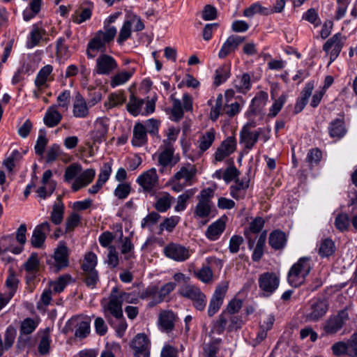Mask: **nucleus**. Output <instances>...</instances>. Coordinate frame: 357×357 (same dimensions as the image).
Returning <instances> with one entry per match:
<instances>
[{
	"mask_svg": "<svg viewBox=\"0 0 357 357\" xmlns=\"http://www.w3.org/2000/svg\"><path fill=\"white\" fill-rule=\"evenodd\" d=\"M112 15L109 16L104 26V31H97L93 37L89 40L86 47V55L88 58L93 59L98 51L105 52V45L112 41Z\"/></svg>",
	"mask_w": 357,
	"mask_h": 357,
	"instance_id": "nucleus-1",
	"label": "nucleus"
},
{
	"mask_svg": "<svg viewBox=\"0 0 357 357\" xmlns=\"http://www.w3.org/2000/svg\"><path fill=\"white\" fill-rule=\"evenodd\" d=\"M311 266L309 257H302L290 269L288 274V281L293 287L301 285L305 278L310 273Z\"/></svg>",
	"mask_w": 357,
	"mask_h": 357,
	"instance_id": "nucleus-2",
	"label": "nucleus"
},
{
	"mask_svg": "<svg viewBox=\"0 0 357 357\" xmlns=\"http://www.w3.org/2000/svg\"><path fill=\"white\" fill-rule=\"evenodd\" d=\"M179 294L182 296L190 299L197 310L202 311L205 308L206 296L197 287L186 284L180 289Z\"/></svg>",
	"mask_w": 357,
	"mask_h": 357,
	"instance_id": "nucleus-3",
	"label": "nucleus"
},
{
	"mask_svg": "<svg viewBox=\"0 0 357 357\" xmlns=\"http://www.w3.org/2000/svg\"><path fill=\"white\" fill-rule=\"evenodd\" d=\"M259 287L264 296H271L278 287L279 278L273 273H264L259 278Z\"/></svg>",
	"mask_w": 357,
	"mask_h": 357,
	"instance_id": "nucleus-4",
	"label": "nucleus"
},
{
	"mask_svg": "<svg viewBox=\"0 0 357 357\" xmlns=\"http://www.w3.org/2000/svg\"><path fill=\"white\" fill-rule=\"evenodd\" d=\"M344 38L342 36L341 33H337L324 43L323 50L326 52V54H328L329 50L332 49L330 53L329 64L335 61V59L339 56L344 46Z\"/></svg>",
	"mask_w": 357,
	"mask_h": 357,
	"instance_id": "nucleus-5",
	"label": "nucleus"
},
{
	"mask_svg": "<svg viewBox=\"0 0 357 357\" xmlns=\"http://www.w3.org/2000/svg\"><path fill=\"white\" fill-rule=\"evenodd\" d=\"M51 231V225L49 222H44L37 225L31 238V244L36 248H42L47 234Z\"/></svg>",
	"mask_w": 357,
	"mask_h": 357,
	"instance_id": "nucleus-6",
	"label": "nucleus"
},
{
	"mask_svg": "<svg viewBox=\"0 0 357 357\" xmlns=\"http://www.w3.org/2000/svg\"><path fill=\"white\" fill-rule=\"evenodd\" d=\"M227 288V284H223L216 287L208 309V315L209 317H213L220 308Z\"/></svg>",
	"mask_w": 357,
	"mask_h": 357,
	"instance_id": "nucleus-7",
	"label": "nucleus"
},
{
	"mask_svg": "<svg viewBox=\"0 0 357 357\" xmlns=\"http://www.w3.org/2000/svg\"><path fill=\"white\" fill-rule=\"evenodd\" d=\"M245 39V37L237 35H231L229 36L223 43L218 53V57L220 59H224L234 52L238 45L241 44Z\"/></svg>",
	"mask_w": 357,
	"mask_h": 357,
	"instance_id": "nucleus-8",
	"label": "nucleus"
},
{
	"mask_svg": "<svg viewBox=\"0 0 357 357\" xmlns=\"http://www.w3.org/2000/svg\"><path fill=\"white\" fill-rule=\"evenodd\" d=\"M110 126L108 118H99L95 123V129L91 132V138L94 142L100 143L106 139V135Z\"/></svg>",
	"mask_w": 357,
	"mask_h": 357,
	"instance_id": "nucleus-9",
	"label": "nucleus"
},
{
	"mask_svg": "<svg viewBox=\"0 0 357 357\" xmlns=\"http://www.w3.org/2000/svg\"><path fill=\"white\" fill-rule=\"evenodd\" d=\"M165 255L176 261H183L190 257L188 250L178 244L170 243L164 249Z\"/></svg>",
	"mask_w": 357,
	"mask_h": 357,
	"instance_id": "nucleus-10",
	"label": "nucleus"
},
{
	"mask_svg": "<svg viewBox=\"0 0 357 357\" xmlns=\"http://www.w3.org/2000/svg\"><path fill=\"white\" fill-rule=\"evenodd\" d=\"M236 139L234 137H229L224 140L215 153V160L222 161L232 153L236 149Z\"/></svg>",
	"mask_w": 357,
	"mask_h": 357,
	"instance_id": "nucleus-11",
	"label": "nucleus"
},
{
	"mask_svg": "<svg viewBox=\"0 0 357 357\" xmlns=\"http://www.w3.org/2000/svg\"><path fill=\"white\" fill-rule=\"evenodd\" d=\"M328 303L326 300H317L311 305V312L306 315V319L317 321L322 318L328 311Z\"/></svg>",
	"mask_w": 357,
	"mask_h": 357,
	"instance_id": "nucleus-12",
	"label": "nucleus"
},
{
	"mask_svg": "<svg viewBox=\"0 0 357 357\" xmlns=\"http://www.w3.org/2000/svg\"><path fill=\"white\" fill-rule=\"evenodd\" d=\"M157 181L158 176L154 168L146 171L137 178V183L147 192H150L155 186Z\"/></svg>",
	"mask_w": 357,
	"mask_h": 357,
	"instance_id": "nucleus-13",
	"label": "nucleus"
},
{
	"mask_svg": "<svg viewBox=\"0 0 357 357\" xmlns=\"http://www.w3.org/2000/svg\"><path fill=\"white\" fill-rule=\"evenodd\" d=\"M94 72L102 75H109L112 73V56L101 54L96 59Z\"/></svg>",
	"mask_w": 357,
	"mask_h": 357,
	"instance_id": "nucleus-14",
	"label": "nucleus"
},
{
	"mask_svg": "<svg viewBox=\"0 0 357 357\" xmlns=\"http://www.w3.org/2000/svg\"><path fill=\"white\" fill-rule=\"evenodd\" d=\"M95 174V171L93 169H88L84 171L73 182L72 185L73 191L76 192L89 185L93 181Z\"/></svg>",
	"mask_w": 357,
	"mask_h": 357,
	"instance_id": "nucleus-15",
	"label": "nucleus"
},
{
	"mask_svg": "<svg viewBox=\"0 0 357 357\" xmlns=\"http://www.w3.org/2000/svg\"><path fill=\"white\" fill-rule=\"evenodd\" d=\"M197 169L193 165H188V167H182L172 178V182H178L184 179L186 183L190 184L192 179L195 176Z\"/></svg>",
	"mask_w": 357,
	"mask_h": 357,
	"instance_id": "nucleus-16",
	"label": "nucleus"
},
{
	"mask_svg": "<svg viewBox=\"0 0 357 357\" xmlns=\"http://www.w3.org/2000/svg\"><path fill=\"white\" fill-rule=\"evenodd\" d=\"M89 114V107L85 100L79 93H77L73 104V115L77 118H86Z\"/></svg>",
	"mask_w": 357,
	"mask_h": 357,
	"instance_id": "nucleus-17",
	"label": "nucleus"
},
{
	"mask_svg": "<svg viewBox=\"0 0 357 357\" xmlns=\"http://www.w3.org/2000/svg\"><path fill=\"white\" fill-rule=\"evenodd\" d=\"M252 127H255V124L248 123L243 126L240 133V141L245 144V147L247 149H251L258 141L255 139L254 141L252 132L250 130Z\"/></svg>",
	"mask_w": 357,
	"mask_h": 357,
	"instance_id": "nucleus-18",
	"label": "nucleus"
},
{
	"mask_svg": "<svg viewBox=\"0 0 357 357\" xmlns=\"http://www.w3.org/2000/svg\"><path fill=\"white\" fill-rule=\"evenodd\" d=\"M56 106L53 105L50 107L43 119L45 124L50 128L54 127L57 126L60 121H61L62 116L61 114L57 111Z\"/></svg>",
	"mask_w": 357,
	"mask_h": 357,
	"instance_id": "nucleus-19",
	"label": "nucleus"
},
{
	"mask_svg": "<svg viewBox=\"0 0 357 357\" xmlns=\"http://www.w3.org/2000/svg\"><path fill=\"white\" fill-rule=\"evenodd\" d=\"M52 70L53 67L51 65H46L39 70L34 82L38 91L47 86V82Z\"/></svg>",
	"mask_w": 357,
	"mask_h": 357,
	"instance_id": "nucleus-20",
	"label": "nucleus"
},
{
	"mask_svg": "<svg viewBox=\"0 0 357 357\" xmlns=\"http://www.w3.org/2000/svg\"><path fill=\"white\" fill-rule=\"evenodd\" d=\"M225 228V222L222 219H219L211 224L206 231V236L211 241H215L219 238Z\"/></svg>",
	"mask_w": 357,
	"mask_h": 357,
	"instance_id": "nucleus-21",
	"label": "nucleus"
},
{
	"mask_svg": "<svg viewBox=\"0 0 357 357\" xmlns=\"http://www.w3.org/2000/svg\"><path fill=\"white\" fill-rule=\"evenodd\" d=\"M54 259L57 271L68 266V249L65 245L59 247L54 252Z\"/></svg>",
	"mask_w": 357,
	"mask_h": 357,
	"instance_id": "nucleus-22",
	"label": "nucleus"
},
{
	"mask_svg": "<svg viewBox=\"0 0 357 357\" xmlns=\"http://www.w3.org/2000/svg\"><path fill=\"white\" fill-rule=\"evenodd\" d=\"M328 131L331 137H342L346 133V128L343 119H336L331 121L328 126Z\"/></svg>",
	"mask_w": 357,
	"mask_h": 357,
	"instance_id": "nucleus-23",
	"label": "nucleus"
},
{
	"mask_svg": "<svg viewBox=\"0 0 357 357\" xmlns=\"http://www.w3.org/2000/svg\"><path fill=\"white\" fill-rule=\"evenodd\" d=\"M146 127L141 123L135 124L133 130V139L132 143L134 146H139L146 142Z\"/></svg>",
	"mask_w": 357,
	"mask_h": 357,
	"instance_id": "nucleus-24",
	"label": "nucleus"
},
{
	"mask_svg": "<svg viewBox=\"0 0 357 357\" xmlns=\"http://www.w3.org/2000/svg\"><path fill=\"white\" fill-rule=\"evenodd\" d=\"M343 324L342 317L337 315L331 317L325 324L324 328L326 333L334 334L342 328Z\"/></svg>",
	"mask_w": 357,
	"mask_h": 357,
	"instance_id": "nucleus-25",
	"label": "nucleus"
},
{
	"mask_svg": "<svg viewBox=\"0 0 357 357\" xmlns=\"http://www.w3.org/2000/svg\"><path fill=\"white\" fill-rule=\"evenodd\" d=\"M286 241L284 233L280 231H275L272 232L269 236V245L275 250L282 248Z\"/></svg>",
	"mask_w": 357,
	"mask_h": 357,
	"instance_id": "nucleus-26",
	"label": "nucleus"
},
{
	"mask_svg": "<svg viewBox=\"0 0 357 357\" xmlns=\"http://www.w3.org/2000/svg\"><path fill=\"white\" fill-rule=\"evenodd\" d=\"M174 314L170 311H164L160 313L159 322L161 327L166 331H172L174 326Z\"/></svg>",
	"mask_w": 357,
	"mask_h": 357,
	"instance_id": "nucleus-27",
	"label": "nucleus"
},
{
	"mask_svg": "<svg viewBox=\"0 0 357 357\" xmlns=\"http://www.w3.org/2000/svg\"><path fill=\"white\" fill-rule=\"evenodd\" d=\"M144 104L143 99L135 97L133 94L130 96L128 103L127 104L128 111L133 116H136L140 114L142 107Z\"/></svg>",
	"mask_w": 357,
	"mask_h": 357,
	"instance_id": "nucleus-28",
	"label": "nucleus"
},
{
	"mask_svg": "<svg viewBox=\"0 0 357 357\" xmlns=\"http://www.w3.org/2000/svg\"><path fill=\"white\" fill-rule=\"evenodd\" d=\"M256 13L268 15L272 13V10L270 8L261 6L259 3H254L243 11V15L248 17H252Z\"/></svg>",
	"mask_w": 357,
	"mask_h": 357,
	"instance_id": "nucleus-29",
	"label": "nucleus"
},
{
	"mask_svg": "<svg viewBox=\"0 0 357 357\" xmlns=\"http://www.w3.org/2000/svg\"><path fill=\"white\" fill-rule=\"evenodd\" d=\"M149 340L144 333L137 334L132 341L131 347L135 350L149 349Z\"/></svg>",
	"mask_w": 357,
	"mask_h": 357,
	"instance_id": "nucleus-30",
	"label": "nucleus"
},
{
	"mask_svg": "<svg viewBox=\"0 0 357 357\" xmlns=\"http://www.w3.org/2000/svg\"><path fill=\"white\" fill-rule=\"evenodd\" d=\"M126 292H121L119 296H113V317L117 319L123 317V310L121 307L123 301V296H128Z\"/></svg>",
	"mask_w": 357,
	"mask_h": 357,
	"instance_id": "nucleus-31",
	"label": "nucleus"
},
{
	"mask_svg": "<svg viewBox=\"0 0 357 357\" xmlns=\"http://www.w3.org/2000/svg\"><path fill=\"white\" fill-rule=\"evenodd\" d=\"M267 98V93L264 91H259L252 100V103L250 107V112L256 113L257 110L265 105Z\"/></svg>",
	"mask_w": 357,
	"mask_h": 357,
	"instance_id": "nucleus-32",
	"label": "nucleus"
},
{
	"mask_svg": "<svg viewBox=\"0 0 357 357\" xmlns=\"http://www.w3.org/2000/svg\"><path fill=\"white\" fill-rule=\"evenodd\" d=\"M335 252L334 242L330 238L324 239L319 248V255L321 257H327L332 255Z\"/></svg>",
	"mask_w": 357,
	"mask_h": 357,
	"instance_id": "nucleus-33",
	"label": "nucleus"
},
{
	"mask_svg": "<svg viewBox=\"0 0 357 357\" xmlns=\"http://www.w3.org/2000/svg\"><path fill=\"white\" fill-rule=\"evenodd\" d=\"M99 242L100 245L108 249L107 261L108 264H112V233L105 231L102 233L99 237Z\"/></svg>",
	"mask_w": 357,
	"mask_h": 357,
	"instance_id": "nucleus-34",
	"label": "nucleus"
},
{
	"mask_svg": "<svg viewBox=\"0 0 357 357\" xmlns=\"http://www.w3.org/2000/svg\"><path fill=\"white\" fill-rule=\"evenodd\" d=\"M70 279L68 275L60 276L57 280L50 283V289L54 293H60L65 289L68 281Z\"/></svg>",
	"mask_w": 357,
	"mask_h": 357,
	"instance_id": "nucleus-35",
	"label": "nucleus"
},
{
	"mask_svg": "<svg viewBox=\"0 0 357 357\" xmlns=\"http://www.w3.org/2000/svg\"><path fill=\"white\" fill-rule=\"evenodd\" d=\"M236 185L231 186L230 194L234 199H239L243 195V190L248 188V181L243 182L239 181L238 179H236Z\"/></svg>",
	"mask_w": 357,
	"mask_h": 357,
	"instance_id": "nucleus-36",
	"label": "nucleus"
},
{
	"mask_svg": "<svg viewBox=\"0 0 357 357\" xmlns=\"http://www.w3.org/2000/svg\"><path fill=\"white\" fill-rule=\"evenodd\" d=\"M234 82L236 89L244 93L250 88V76L248 73H243L241 77H237Z\"/></svg>",
	"mask_w": 357,
	"mask_h": 357,
	"instance_id": "nucleus-37",
	"label": "nucleus"
},
{
	"mask_svg": "<svg viewBox=\"0 0 357 357\" xmlns=\"http://www.w3.org/2000/svg\"><path fill=\"white\" fill-rule=\"evenodd\" d=\"M97 264L96 255L93 252H89L85 255L82 265L83 272L96 271L95 267Z\"/></svg>",
	"mask_w": 357,
	"mask_h": 357,
	"instance_id": "nucleus-38",
	"label": "nucleus"
},
{
	"mask_svg": "<svg viewBox=\"0 0 357 357\" xmlns=\"http://www.w3.org/2000/svg\"><path fill=\"white\" fill-rule=\"evenodd\" d=\"M215 139V131L211 129L204 135L200 140L199 149L202 151H206L213 144Z\"/></svg>",
	"mask_w": 357,
	"mask_h": 357,
	"instance_id": "nucleus-39",
	"label": "nucleus"
},
{
	"mask_svg": "<svg viewBox=\"0 0 357 357\" xmlns=\"http://www.w3.org/2000/svg\"><path fill=\"white\" fill-rule=\"evenodd\" d=\"M64 208L63 204H56L51 213V221L56 225H59L63 218Z\"/></svg>",
	"mask_w": 357,
	"mask_h": 357,
	"instance_id": "nucleus-40",
	"label": "nucleus"
},
{
	"mask_svg": "<svg viewBox=\"0 0 357 357\" xmlns=\"http://www.w3.org/2000/svg\"><path fill=\"white\" fill-rule=\"evenodd\" d=\"M122 238H123L122 230L121 229H117L116 231H115V235L114 236L113 235V239L118 238L119 240H121V252L123 254H126L132 250L133 245L128 237H126L124 239H123Z\"/></svg>",
	"mask_w": 357,
	"mask_h": 357,
	"instance_id": "nucleus-41",
	"label": "nucleus"
},
{
	"mask_svg": "<svg viewBox=\"0 0 357 357\" xmlns=\"http://www.w3.org/2000/svg\"><path fill=\"white\" fill-rule=\"evenodd\" d=\"M16 334V329L13 326H10L7 328L4 334V342L3 344L6 351L12 347L15 342Z\"/></svg>",
	"mask_w": 357,
	"mask_h": 357,
	"instance_id": "nucleus-42",
	"label": "nucleus"
},
{
	"mask_svg": "<svg viewBox=\"0 0 357 357\" xmlns=\"http://www.w3.org/2000/svg\"><path fill=\"white\" fill-rule=\"evenodd\" d=\"M211 211V204L198 202V204L195 208L194 214L199 218H206L210 215Z\"/></svg>",
	"mask_w": 357,
	"mask_h": 357,
	"instance_id": "nucleus-43",
	"label": "nucleus"
},
{
	"mask_svg": "<svg viewBox=\"0 0 357 357\" xmlns=\"http://www.w3.org/2000/svg\"><path fill=\"white\" fill-rule=\"evenodd\" d=\"M230 68L229 66L223 65L215 71V84L219 86L229 76Z\"/></svg>",
	"mask_w": 357,
	"mask_h": 357,
	"instance_id": "nucleus-44",
	"label": "nucleus"
},
{
	"mask_svg": "<svg viewBox=\"0 0 357 357\" xmlns=\"http://www.w3.org/2000/svg\"><path fill=\"white\" fill-rule=\"evenodd\" d=\"M132 22L130 20H126L123 23L122 28L120 30L117 43L122 45L124 41L129 38L131 36Z\"/></svg>",
	"mask_w": 357,
	"mask_h": 357,
	"instance_id": "nucleus-45",
	"label": "nucleus"
},
{
	"mask_svg": "<svg viewBox=\"0 0 357 357\" xmlns=\"http://www.w3.org/2000/svg\"><path fill=\"white\" fill-rule=\"evenodd\" d=\"M195 189H190L186 190L183 194L181 195L178 197L177 204L175 206V210L176 211H181L184 210L185 208V203L187 200L195 195Z\"/></svg>",
	"mask_w": 357,
	"mask_h": 357,
	"instance_id": "nucleus-46",
	"label": "nucleus"
},
{
	"mask_svg": "<svg viewBox=\"0 0 357 357\" xmlns=\"http://www.w3.org/2000/svg\"><path fill=\"white\" fill-rule=\"evenodd\" d=\"M131 191V186L128 183H121L115 188L114 194L119 199H125Z\"/></svg>",
	"mask_w": 357,
	"mask_h": 357,
	"instance_id": "nucleus-47",
	"label": "nucleus"
},
{
	"mask_svg": "<svg viewBox=\"0 0 357 357\" xmlns=\"http://www.w3.org/2000/svg\"><path fill=\"white\" fill-rule=\"evenodd\" d=\"M26 273H33L38 271L39 260L36 253H32L27 261L24 264Z\"/></svg>",
	"mask_w": 357,
	"mask_h": 357,
	"instance_id": "nucleus-48",
	"label": "nucleus"
},
{
	"mask_svg": "<svg viewBox=\"0 0 357 357\" xmlns=\"http://www.w3.org/2000/svg\"><path fill=\"white\" fill-rule=\"evenodd\" d=\"M220 340H215L204 347V357H217L216 354L219 350Z\"/></svg>",
	"mask_w": 357,
	"mask_h": 357,
	"instance_id": "nucleus-49",
	"label": "nucleus"
},
{
	"mask_svg": "<svg viewBox=\"0 0 357 357\" xmlns=\"http://www.w3.org/2000/svg\"><path fill=\"white\" fill-rule=\"evenodd\" d=\"M82 171V167L79 164H72L68 167L64 173V178L66 181L69 182L75 178Z\"/></svg>",
	"mask_w": 357,
	"mask_h": 357,
	"instance_id": "nucleus-50",
	"label": "nucleus"
},
{
	"mask_svg": "<svg viewBox=\"0 0 357 357\" xmlns=\"http://www.w3.org/2000/svg\"><path fill=\"white\" fill-rule=\"evenodd\" d=\"M45 31L43 29H40L37 27L33 28L30 33L31 43H27V47L33 48L36 46L42 38L43 34H45Z\"/></svg>",
	"mask_w": 357,
	"mask_h": 357,
	"instance_id": "nucleus-51",
	"label": "nucleus"
},
{
	"mask_svg": "<svg viewBox=\"0 0 357 357\" xmlns=\"http://www.w3.org/2000/svg\"><path fill=\"white\" fill-rule=\"evenodd\" d=\"M81 218L79 214L76 213H73L70 214L66 220V231L70 232L74 230V229L79 225L80 222Z\"/></svg>",
	"mask_w": 357,
	"mask_h": 357,
	"instance_id": "nucleus-52",
	"label": "nucleus"
},
{
	"mask_svg": "<svg viewBox=\"0 0 357 357\" xmlns=\"http://www.w3.org/2000/svg\"><path fill=\"white\" fill-rule=\"evenodd\" d=\"M91 14L92 12L91 8H82V11L80 13L76 11L75 15L73 17V20L77 24H81L90 19Z\"/></svg>",
	"mask_w": 357,
	"mask_h": 357,
	"instance_id": "nucleus-53",
	"label": "nucleus"
},
{
	"mask_svg": "<svg viewBox=\"0 0 357 357\" xmlns=\"http://www.w3.org/2000/svg\"><path fill=\"white\" fill-rule=\"evenodd\" d=\"M36 328V322L31 318H26L21 324L20 333L21 335H29L35 331Z\"/></svg>",
	"mask_w": 357,
	"mask_h": 357,
	"instance_id": "nucleus-54",
	"label": "nucleus"
},
{
	"mask_svg": "<svg viewBox=\"0 0 357 357\" xmlns=\"http://www.w3.org/2000/svg\"><path fill=\"white\" fill-rule=\"evenodd\" d=\"M90 333V323L88 321H82L77 324L75 336L83 339Z\"/></svg>",
	"mask_w": 357,
	"mask_h": 357,
	"instance_id": "nucleus-55",
	"label": "nucleus"
},
{
	"mask_svg": "<svg viewBox=\"0 0 357 357\" xmlns=\"http://www.w3.org/2000/svg\"><path fill=\"white\" fill-rule=\"evenodd\" d=\"M21 158L22 155L20 151L14 150L10 155L3 161V165L8 171L11 172L15 167V162L19 161Z\"/></svg>",
	"mask_w": 357,
	"mask_h": 357,
	"instance_id": "nucleus-56",
	"label": "nucleus"
},
{
	"mask_svg": "<svg viewBox=\"0 0 357 357\" xmlns=\"http://www.w3.org/2000/svg\"><path fill=\"white\" fill-rule=\"evenodd\" d=\"M174 151L172 149L167 148L165 149L158 157V162L162 167L169 165L172 160Z\"/></svg>",
	"mask_w": 357,
	"mask_h": 357,
	"instance_id": "nucleus-57",
	"label": "nucleus"
},
{
	"mask_svg": "<svg viewBox=\"0 0 357 357\" xmlns=\"http://www.w3.org/2000/svg\"><path fill=\"white\" fill-rule=\"evenodd\" d=\"M335 225L340 231L347 230L349 225V218L347 214L342 213L339 214L335 221Z\"/></svg>",
	"mask_w": 357,
	"mask_h": 357,
	"instance_id": "nucleus-58",
	"label": "nucleus"
},
{
	"mask_svg": "<svg viewBox=\"0 0 357 357\" xmlns=\"http://www.w3.org/2000/svg\"><path fill=\"white\" fill-rule=\"evenodd\" d=\"M176 287V284L174 282H168L162 286L159 292H158V298H155L156 303L162 302L164 298L167 296L171 291H172Z\"/></svg>",
	"mask_w": 357,
	"mask_h": 357,
	"instance_id": "nucleus-59",
	"label": "nucleus"
},
{
	"mask_svg": "<svg viewBox=\"0 0 357 357\" xmlns=\"http://www.w3.org/2000/svg\"><path fill=\"white\" fill-rule=\"evenodd\" d=\"M132 73L122 71L113 76V87L126 83L132 76Z\"/></svg>",
	"mask_w": 357,
	"mask_h": 357,
	"instance_id": "nucleus-60",
	"label": "nucleus"
},
{
	"mask_svg": "<svg viewBox=\"0 0 357 357\" xmlns=\"http://www.w3.org/2000/svg\"><path fill=\"white\" fill-rule=\"evenodd\" d=\"M172 199V197L169 195L159 198L155 204V208L160 212L166 211L171 206Z\"/></svg>",
	"mask_w": 357,
	"mask_h": 357,
	"instance_id": "nucleus-61",
	"label": "nucleus"
},
{
	"mask_svg": "<svg viewBox=\"0 0 357 357\" xmlns=\"http://www.w3.org/2000/svg\"><path fill=\"white\" fill-rule=\"evenodd\" d=\"M83 280L86 284L91 288L95 287L97 281L98 280V275L97 271H87L83 273Z\"/></svg>",
	"mask_w": 357,
	"mask_h": 357,
	"instance_id": "nucleus-62",
	"label": "nucleus"
},
{
	"mask_svg": "<svg viewBox=\"0 0 357 357\" xmlns=\"http://www.w3.org/2000/svg\"><path fill=\"white\" fill-rule=\"evenodd\" d=\"M349 344L347 342H338L332 346V351L335 356H340L343 354L349 355Z\"/></svg>",
	"mask_w": 357,
	"mask_h": 357,
	"instance_id": "nucleus-63",
	"label": "nucleus"
},
{
	"mask_svg": "<svg viewBox=\"0 0 357 357\" xmlns=\"http://www.w3.org/2000/svg\"><path fill=\"white\" fill-rule=\"evenodd\" d=\"M240 172L234 167L230 166L227 167L223 174L222 178L225 180L226 183H229L232 180L237 179Z\"/></svg>",
	"mask_w": 357,
	"mask_h": 357,
	"instance_id": "nucleus-64",
	"label": "nucleus"
}]
</instances>
